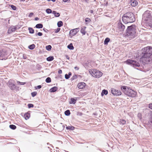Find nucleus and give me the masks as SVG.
Returning <instances> with one entry per match:
<instances>
[{
    "label": "nucleus",
    "mask_w": 152,
    "mask_h": 152,
    "mask_svg": "<svg viewBox=\"0 0 152 152\" xmlns=\"http://www.w3.org/2000/svg\"><path fill=\"white\" fill-rule=\"evenodd\" d=\"M143 52L140 60L145 64H148L152 61V48L148 46L142 49Z\"/></svg>",
    "instance_id": "nucleus-1"
},
{
    "label": "nucleus",
    "mask_w": 152,
    "mask_h": 152,
    "mask_svg": "<svg viewBox=\"0 0 152 152\" xmlns=\"http://www.w3.org/2000/svg\"><path fill=\"white\" fill-rule=\"evenodd\" d=\"M123 21L125 23L133 22L135 21V18L134 14L131 12L125 14L122 18Z\"/></svg>",
    "instance_id": "nucleus-2"
},
{
    "label": "nucleus",
    "mask_w": 152,
    "mask_h": 152,
    "mask_svg": "<svg viewBox=\"0 0 152 152\" xmlns=\"http://www.w3.org/2000/svg\"><path fill=\"white\" fill-rule=\"evenodd\" d=\"M121 89L125 94L129 97H134L137 94L136 92L127 86H122Z\"/></svg>",
    "instance_id": "nucleus-3"
},
{
    "label": "nucleus",
    "mask_w": 152,
    "mask_h": 152,
    "mask_svg": "<svg viewBox=\"0 0 152 152\" xmlns=\"http://www.w3.org/2000/svg\"><path fill=\"white\" fill-rule=\"evenodd\" d=\"M142 20L146 21L150 26H152V15L151 12L149 11H146L143 15Z\"/></svg>",
    "instance_id": "nucleus-4"
},
{
    "label": "nucleus",
    "mask_w": 152,
    "mask_h": 152,
    "mask_svg": "<svg viewBox=\"0 0 152 152\" xmlns=\"http://www.w3.org/2000/svg\"><path fill=\"white\" fill-rule=\"evenodd\" d=\"M89 73L93 77L97 78L100 77L102 75V73L99 70L91 69L89 70Z\"/></svg>",
    "instance_id": "nucleus-5"
},
{
    "label": "nucleus",
    "mask_w": 152,
    "mask_h": 152,
    "mask_svg": "<svg viewBox=\"0 0 152 152\" xmlns=\"http://www.w3.org/2000/svg\"><path fill=\"white\" fill-rule=\"evenodd\" d=\"M136 26L134 25H132L128 26L127 30V35L128 36H133L136 33Z\"/></svg>",
    "instance_id": "nucleus-6"
},
{
    "label": "nucleus",
    "mask_w": 152,
    "mask_h": 152,
    "mask_svg": "<svg viewBox=\"0 0 152 152\" xmlns=\"http://www.w3.org/2000/svg\"><path fill=\"white\" fill-rule=\"evenodd\" d=\"M7 84L9 88L12 90H15L16 88V86H15V82L13 80H10Z\"/></svg>",
    "instance_id": "nucleus-7"
},
{
    "label": "nucleus",
    "mask_w": 152,
    "mask_h": 152,
    "mask_svg": "<svg viewBox=\"0 0 152 152\" xmlns=\"http://www.w3.org/2000/svg\"><path fill=\"white\" fill-rule=\"evenodd\" d=\"M124 62L128 64H132L133 66H140V64L138 62L131 59H128Z\"/></svg>",
    "instance_id": "nucleus-8"
},
{
    "label": "nucleus",
    "mask_w": 152,
    "mask_h": 152,
    "mask_svg": "<svg viewBox=\"0 0 152 152\" xmlns=\"http://www.w3.org/2000/svg\"><path fill=\"white\" fill-rule=\"evenodd\" d=\"M111 92L114 96H119L121 95L122 94V92L121 91L114 88L111 89Z\"/></svg>",
    "instance_id": "nucleus-9"
},
{
    "label": "nucleus",
    "mask_w": 152,
    "mask_h": 152,
    "mask_svg": "<svg viewBox=\"0 0 152 152\" xmlns=\"http://www.w3.org/2000/svg\"><path fill=\"white\" fill-rule=\"evenodd\" d=\"M79 31V28H77L71 30L69 32L70 35L73 36L75 35Z\"/></svg>",
    "instance_id": "nucleus-10"
},
{
    "label": "nucleus",
    "mask_w": 152,
    "mask_h": 152,
    "mask_svg": "<svg viewBox=\"0 0 152 152\" xmlns=\"http://www.w3.org/2000/svg\"><path fill=\"white\" fill-rule=\"evenodd\" d=\"M86 86V84L84 82H80L77 85V86L78 88L80 89H82L85 88V86Z\"/></svg>",
    "instance_id": "nucleus-11"
},
{
    "label": "nucleus",
    "mask_w": 152,
    "mask_h": 152,
    "mask_svg": "<svg viewBox=\"0 0 152 152\" xmlns=\"http://www.w3.org/2000/svg\"><path fill=\"white\" fill-rule=\"evenodd\" d=\"M118 27L120 31H123L125 28V26L121 23H118Z\"/></svg>",
    "instance_id": "nucleus-12"
},
{
    "label": "nucleus",
    "mask_w": 152,
    "mask_h": 152,
    "mask_svg": "<svg viewBox=\"0 0 152 152\" xmlns=\"http://www.w3.org/2000/svg\"><path fill=\"white\" fill-rule=\"evenodd\" d=\"M24 117L26 120L28 119L30 117V114L28 112L25 114Z\"/></svg>",
    "instance_id": "nucleus-13"
},
{
    "label": "nucleus",
    "mask_w": 152,
    "mask_h": 152,
    "mask_svg": "<svg viewBox=\"0 0 152 152\" xmlns=\"http://www.w3.org/2000/svg\"><path fill=\"white\" fill-rule=\"evenodd\" d=\"M126 121L124 119H121L119 120V124L122 125H124L126 124Z\"/></svg>",
    "instance_id": "nucleus-14"
},
{
    "label": "nucleus",
    "mask_w": 152,
    "mask_h": 152,
    "mask_svg": "<svg viewBox=\"0 0 152 152\" xmlns=\"http://www.w3.org/2000/svg\"><path fill=\"white\" fill-rule=\"evenodd\" d=\"M86 26H83L80 30V32L83 35H84L86 33Z\"/></svg>",
    "instance_id": "nucleus-15"
},
{
    "label": "nucleus",
    "mask_w": 152,
    "mask_h": 152,
    "mask_svg": "<svg viewBox=\"0 0 152 152\" xmlns=\"http://www.w3.org/2000/svg\"><path fill=\"white\" fill-rule=\"evenodd\" d=\"M58 89V88L57 87L55 86L50 89L49 91L51 92H53L57 91Z\"/></svg>",
    "instance_id": "nucleus-16"
},
{
    "label": "nucleus",
    "mask_w": 152,
    "mask_h": 152,
    "mask_svg": "<svg viewBox=\"0 0 152 152\" xmlns=\"http://www.w3.org/2000/svg\"><path fill=\"white\" fill-rule=\"evenodd\" d=\"M15 28L10 27L9 28L8 31V33H11L15 31Z\"/></svg>",
    "instance_id": "nucleus-17"
},
{
    "label": "nucleus",
    "mask_w": 152,
    "mask_h": 152,
    "mask_svg": "<svg viewBox=\"0 0 152 152\" xmlns=\"http://www.w3.org/2000/svg\"><path fill=\"white\" fill-rule=\"evenodd\" d=\"M66 129L68 130H73L75 129V127L72 126H69L66 127Z\"/></svg>",
    "instance_id": "nucleus-18"
},
{
    "label": "nucleus",
    "mask_w": 152,
    "mask_h": 152,
    "mask_svg": "<svg viewBox=\"0 0 152 152\" xmlns=\"http://www.w3.org/2000/svg\"><path fill=\"white\" fill-rule=\"evenodd\" d=\"M138 4L137 1L136 0H134L131 4V5L133 7H135Z\"/></svg>",
    "instance_id": "nucleus-19"
},
{
    "label": "nucleus",
    "mask_w": 152,
    "mask_h": 152,
    "mask_svg": "<svg viewBox=\"0 0 152 152\" xmlns=\"http://www.w3.org/2000/svg\"><path fill=\"white\" fill-rule=\"evenodd\" d=\"M108 94V91L107 90H106L105 89H104L102 90V92L101 93V95L102 96H103L104 94L105 95H106Z\"/></svg>",
    "instance_id": "nucleus-20"
},
{
    "label": "nucleus",
    "mask_w": 152,
    "mask_h": 152,
    "mask_svg": "<svg viewBox=\"0 0 152 152\" xmlns=\"http://www.w3.org/2000/svg\"><path fill=\"white\" fill-rule=\"evenodd\" d=\"M110 41V39L109 38H106L104 42V44L107 45L108 42Z\"/></svg>",
    "instance_id": "nucleus-21"
},
{
    "label": "nucleus",
    "mask_w": 152,
    "mask_h": 152,
    "mask_svg": "<svg viewBox=\"0 0 152 152\" xmlns=\"http://www.w3.org/2000/svg\"><path fill=\"white\" fill-rule=\"evenodd\" d=\"M77 99H75L74 98H71V101L70 102V104H75L76 102Z\"/></svg>",
    "instance_id": "nucleus-22"
},
{
    "label": "nucleus",
    "mask_w": 152,
    "mask_h": 152,
    "mask_svg": "<svg viewBox=\"0 0 152 152\" xmlns=\"http://www.w3.org/2000/svg\"><path fill=\"white\" fill-rule=\"evenodd\" d=\"M43 27V25L41 24H38L36 26V27L38 28H42Z\"/></svg>",
    "instance_id": "nucleus-23"
},
{
    "label": "nucleus",
    "mask_w": 152,
    "mask_h": 152,
    "mask_svg": "<svg viewBox=\"0 0 152 152\" xmlns=\"http://www.w3.org/2000/svg\"><path fill=\"white\" fill-rule=\"evenodd\" d=\"M6 54L5 52L0 50V57L5 56Z\"/></svg>",
    "instance_id": "nucleus-24"
},
{
    "label": "nucleus",
    "mask_w": 152,
    "mask_h": 152,
    "mask_svg": "<svg viewBox=\"0 0 152 152\" xmlns=\"http://www.w3.org/2000/svg\"><path fill=\"white\" fill-rule=\"evenodd\" d=\"M54 59V57L52 56H49L47 58V60L48 61H50L53 60Z\"/></svg>",
    "instance_id": "nucleus-25"
},
{
    "label": "nucleus",
    "mask_w": 152,
    "mask_h": 152,
    "mask_svg": "<svg viewBox=\"0 0 152 152\" xmlns=\"http://www.w3.org/2000/svg\"><path fill=\"white\" fill-rule=\"evenodd\" d=\"M53 13L54 15L56 17H58L60 16V14L59 13L55 11H53Z\"/></svg>",
    "instance_id": "nucleus-26"
},
{
    "label": "nucleus",
    "mask_w": 152,
    "mask_h": 152,
    "mask_svg": "<svg viewBox=\"0 0 152 152\" xmlns=\"http://www.w3.org/2000/svg\"><path fill=\"white\" fill-rule=\"evenodd\" d=\"M29 32L31 34H33L34 32V30L32 28L29 27L28 28Z\"/></svg>",
    "instance_id": "nucleus-27"
},
{
    "label": "nucleus",
    "mask_w": 152,
    "mask_h": 152,
    "mask_svg": "<svg viewBox=\"0 0 152 152\" xmlns=\"http://www.w3.org/2000/svg\"><path fill=\"white\" fill-rule=\"evenodd\" d=\"M68 48L70 50H73L74 48L72 44L71 43L67 46Z\"/></svg>",
    "instance_id": "nucleus-28"
},
{
    "label": "nucleus",
    "mask_w": 152,
    "mask_h": 152,
    "mask_svg": "<svg viewBox=\"0 0 152 152\" xmlns=\"http://www.w3.org/2000/svg\"><path fill=\"white\" fill-rule=\"evenodd\" d=\"M57 25L58 27H60L63 26V23L61 21H60L58 22Z\"/></svg>",
    "instance_id": "nucleus-29"
},
{
    "label": "nucleus",
    "mask_w": 152,
    "mask_h": 152,
    "mask_svg": "<svg viewBox=\"0 0 152 152\" xmlns=\"http://www.w3.org/2000/svg\"><path fill=\"white\" fill-rule=\"evenodd\" d=\"M10 127L12 129L14 130L16 128V126L14 125H10Z\"/></svg>",
    "instance_id": "nucleus-30"
},
{
    "label": "nucleus",
    "mask_w": 152,
    "mask_h": 152,
    "mask_svg": "<svg viewBox=\"0 0 152 152\" xmlns=\"http://www.w3.org/2000/svg\"><path fill=\"white\" fill-rule=\"evenodd\" d=\"M51 48L52 47L50 45H48V46H47L46 47V49L48 51L51 50Z\"/></svg>",
    "instance_id": "nucleus-31"
},
{
    "label": "nucleus",
    "mask_w": 152,
    "mask_h": 152,
    "mask_svg": "<svg viewBox=\"0 0 152 152\" xmlns=\"http://www.w3.org/2000/svg\"><path fill=\"white\" fill-rule=\"evenodd\" d=\"M35 45L34 44H32L29 45L28 47V48L31 50L34 49L35 48Z\"/></svg>",
    "instance_id": "nucleus-32"
},
{
    "label": "nucleus",
    "mask_w": 152,
    "mask_h": 152,
    "mask_svg": "<svg viewBox=\"0 0 152 152\" xmlns=\"http://www.w3.org/2000/svg\"><path fill=\"white\" fill-rule=\"evenodd\" d=\"M70 114V113L69 110H67L65 112V114L66 115H69Z\"/></svg>",
    "instance_id": "nucleus-33"
},
{
    "label": "nucleus",
    "mask_w": 152,
    "mask_h": 152,
    "mask_svg": "<svg viewBox=\"0 0 152 152\" xmlns=\"http://www.w3.org/2000/svg\"><path fill=\"white\" fill-rule=\"evenodd\" d=\"M51 79L49 77H47L46 79V82L47 83H50L51 82Z\"/></svg>",
    "instance_id": "nucleus-34"
},
{
    "label": "nucleus",
    "mask_w": 152,
    "mask_h": 152,
    "mask_svg": "<svg viewBox=\"0 0 152 152\" xmlns=\"http://www.w3.org/2000/svg\"><path fill=\"white\" fill-rule=\"evenodd\" d=\"M46 12L48 14L52 12V10L50 9H47L46 10Z\"/></svg>",
    "instance_id": "nucleus-35"
},
{
    "label": "nucleus",
    "mask_w": 152,
    "mask_h": 152,
    "mask_svg": "<svg viewBox=\"0 0 152 152\" xmlns=\"http://www.w3.org/2000/svg\"><path fill=\"white\" fill-rule=\"evenodd\" d=\"M37 94V93L36 92H34L31 93V95L33 97H34Z\"/></svg>",
    "instance_id": "nucleus-36"
},
{
    "label": "nucleus",
    "mask_w": 152,
    "mask_h": 152,
    "mask_svg": "<svg viewBox=\"0 0 152 152\" xmlns=\"http://www.w3.org/2000/svg\"><path fill=\"white\" fill-rule=\"evenodd\" d=\"M151 118L150 119V122L151 123V124L152 125V111L151 113V114L150 115Z\"/></svg>",
    "instance_id": "nucleus-37"
},
{
    "label": "nucleus",
    "mask_w": 152,
    "mask_h": 152,
    "mask_svg": "<svg viewBox=\"0 0 152 152\" xmlns=\"http://www.w3.org/2000/svg\"><path fill=\"white\" fill-rule=\"evenodd\" d=\"M137 116H138V117H139L140 119H141L142 118V115L141 113H138L137 114Z\"/></svg>",
    "instance_id": "nucleus-38"
},
{
    "label": "nucleus",
    "mask_w": 152,
    "mask_h": 152,
    "mask_svg": "<svg viewBox=\"0 0 152 152\" xmlns=\"http://www.w3.org/2000/svg\"><path fill=\"white\" fill-rule=\"evenodd\" d=\"M28 107L29 108H30L31 107H34L33 105L31 104H28Z\"/></svg>",
    "instance_id": "nucleus-39"
},
{
    "label": "nucleus",
    "mask_w": 152,
    "mask_h": 152,
    "mask_svg": "<svg viewBox=\"0 0 152 152\" xmlns=\"http://www.w3.org/2000/svg\"><path fill=\"white\" fill-rule=\"evenodd\" d=\"M85 21L86 22H90L91 21V19L88 18H86L85 19Z\"/></svg>",
    "instance_id": "nucleus-40"
},
{
    "label": "nucleus",
    "mask_w": 152,
    "mask_h": 152,
    "mask_svg": "<svg viewBox=\"0 0 152 152\" xmlns=\"http://www.w3.org/2000/svg\"><path fill=\"white\" fill-rule=\"evenodd\" d=\"M11 7L14 10H15L16 9V7L15 6H14L13 5H11Z\"/></svg>",
    "instance_id": "nucleus-41"
},
{
    "label": "nucleus",
    "mask_w": 152,
    "mask_h": 152,
    "mask_svg": "<svg viewBox=\"0 0 152 152\" xmlns=\"http://www.w3.org/2000/svg\"><path fill=\"white\" fill-rule=\"evenodd\" d=\"M60 30V28H58L56 29L55 30V32L56 33L58 32Z\"/></svg>",
    "instance_id": "nucleus-42"
},
{
    "label": "nucleus",
    "mask_w": 152,
    "mask_h": 152,
    "mask_svg": "<svg viewBox=\"0 0 152 152\" xmlns=\"http://www.w3.org/2000/svg\"><path fill=\"white\" fill-rule=\"evenodd\" d=\"M65 77L66 79H68L69 77H70L69 76V75H68L67 74H66L65 75Z\"/></svg>",
    "instance_id": "nucleus-43"
},
{
    "label": "nucleus",
    "mask_w": 152,
    "mask_h": 152,
    "mask_svg": "<svg viewBox=\"0 0 152 152\" xmlns=\"http://www.w3.org/2000/svg\"><path fill=\"white\" fill-rule=\"evenodd\" d=\"M148 107L149 108L152 110V103L149 104L148 105Z\"/></svg>",
    "instance_id": "nucleus-44"
},
{
    "label": "nucleus",
    "mask_w": 152,
    "mask_h": 152,
    "mask_svg": "<svg viewBox=\"0 0 152 152\" xmlns=\"http://www.w3.org/2000/svg\"><path fill=\"white\" fill-rule=\"evenodd\" d=\"M17 83H19L20 84L22 85H23L25 84L26 83H24V82H21H21H20L19 81H17Z\"/></svg>",
    "instance_id": "nucleus-45"
},
{
    "label": "nucleus",
    "mask_w": 152,
    "mask_h": 152,
    "mask_svg": "<svg viewBox=\"0 0 152 152\" xmlns=\"http://www.w3.org/2000/svg\"><path fill=\"white\" fill-rule=\"evenodd\" d=\"M77 78V77L76 75L73 76L72 78H71L72 80H73Z\"/></svg>",
    "instance_id": "nucleus-46"
},
{
    "label": "nucleus",
    "mask_w": 152,
    "mask_h": 152,
    "mask_svg": "<svg viewBox=\"0 0 152 152\" xmlns=\"http://www.w3.org/2000/svg\"><path fill=\"white\" fill-rule=\"evenodd\" d=\"M37 34L38 36H41L42 35V34L41 32H39L37 33Z\"/></svg>",
    "instance_id": "nucleus-47"
},
{
    "label": "nucleus",
    "mask_w": 152,
    "mask_h": 152,
    "mask_svg": "<svg viewBox=\"0 0 152 152\" xmlns=\"http://www.w3.org/2000/svg\"><path fill=\"white\" fill-rule=\"evenodd\" d=\"M82 115H83V114H82V113H81V112H78V113H77V115H79L81 116Z\"/></svg>",
    "instance_id": "nucleus-48"
},
{
    "label": "nucleus",
    "mask_w": 152,
    "mask_h": 152,
    "mask_svg": "<svg viewBox=\"0 0 152 152\" xmlns=\"http://www.w3.org/2000/svg\"><path fill=\"white\" fill-rule=\"evenodd\" d=\"M58 72L59 74H61L62 73V70H61V69H59L58 71Z\"/></svg>",
    "instance_id": "nucleus-49"
},
{
    "label": "nucleus",
    "mask_w": 152,
    "mask_h": 152,
    "mask_svg": "<svg viewBox=\"0 0 152 152\" xmlns=\"http://www.w3.org/2000/svg\"><path fill=\"white\" fill-rule=\"evenodd\" d=\"M33 15V13L32 12H31L30 13V14L29 15V17H31Z\"/></svg>",
    "instance_id": "nucleus-50"
},
{
    "label": "nucleus",
    "mask_w": 152,
    "mask_h": 152,
    "mask_svg": "<svg viewBox=\"0 0 152 152\" xmlns=\"http://www.w3.org/2000/svg\"><path fill=\"white\" fill-rule=\"evenodd\" d=\"M65 56L67 59L68 60L69 59V57L68 56L66 55Z\"/></svg>",
    "instance_id": "nucleus-51"
},
{
    "label": "nucleus",
    "mask_w": 152,
    "mask_h": 152,
    "mask_svg": "<svg viewBox=\"0 0 152 152\" xmlns=\"http://www.w3.org/2000/svg\"><path fill=\"white\" fill-rule=\"evenodd\" d=\"M75 69L76 70H78L79 69V68L77 66H75Z\"/></svg>",
    "instance_id": "nucleus-52"
},
{
    "label": "nucleus",
    "mask_w": 152,
    "mask_h": 152,
    "mask_svg": "<svg viewBox=\"0 0 152 152\" xmlns=\"http://www.w3.org/2000/svg\"><path fill=\"white\" fill-rule=\"evenodd\" d=\"M41 87H42V86L40 85H39V86H37V88H38V89H40V88H41Z\"/></svg>",
    "instance_id": "nucleus-53"
},
{
    "label": "nucleus",
    "mask_w": 152,
    "mask_h": 152,
    "mask_svg": "<svg viewBox=\"0 0 152 152\" xmlns=\"http://www.w3.org/2000/svg\"><path fill=\"white\" fill-rule=\"evenodd\" d=\"M39 20V18L37 17H36L35 18V20Z\"/></svg>",
    "instance_id": "nucleus-54"
},
{
    "label": "nucleus",
    "mask_w": 152,
    "mask_h": 152,
    "mask_svg": "<svg viewBox=\"0 0 152 152\" xmlns=\"http://www.w3.org/2000/svg\"><path fill=\"white\" fill-rule=\"evenodd\" d=\"M68 75H69V77L71 75H72V73L71 72H69V73H68Z\"/></svg>",
    "instance_id": "nucleus-55"
},
{
    "label": "nucleus",
    "mask_w": 152,
    "mask_h": 152,
    "mask_svg": "<svg viewBox=\"0 0 152 152\" xmlns=\"http://www.w3.org/2000/svg\"><path fill=\"white\" fill-rule=\"evenodd\" d=\"M52 1L53 2H55L56 1V0H48V1Z\"/></svg>",
    "instance_id": "nucleus-56"
},
{
    "label": "nucleus",
    "mask_w": 152,
    "mask_h": 152,
    "mask_svg": "<svg viewBox=\"0 0 152 152\" xmlns=\"http://www.w3.org/2000/svg\"><path fill=\"white\" fill-rule=\"evenodd\" d=\"M93 10H91L90 11V12L91 13H93Z\"/></svg>",
    "instance_id": "nucleus-57"
},
{
    "label": "nucleus",
    "mask_w": 152,
    "mask_h": 152,
    "mask_svg": "<svg viewBox=\"0 0 152 152\" xmlns=\"http://www.w3.org/2000/svg\"><path fill=\"white\" fill-rule=\"evenodd\" d=\"M68 0H63V1L64 2H66L68 1Z\"/></svg>",
    "instance_id": "nucleus-58"
},
{
    "label": "nucleus",
    "mask_w": 152,
    "mask_h": 152,
    "mask_svg": "<svg viewBox=\"0 0 152 152\" xmlns=\"http://www.w3.org/2000/svg\"><path fill=\"white\" fill-rule=\"evenodd\" d=\"M20 1H24V0H20Z\"/></svg>",
    "instance_id": "nucleus-59"
}]
</instances>
